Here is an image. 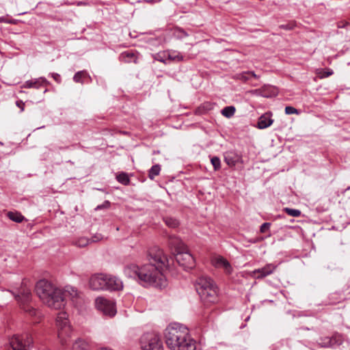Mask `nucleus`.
<instances>
[{
    "instance_id": "0eeeda50",
    "label": "nucleus",
    "mask_w": 350,
    "mask_h": 350,
    "mask_svg": "<svg viewBox=\"0 0 350 350\" xmlns=\"http://www.w3.org/2000/svg\"><path fill=\"white\" fill-rule=\"evenodd\" d=\"M68 314L65 312L58 313L56 319V325L58 330V338L62 346H66L69 344L72 329L68 319Z\"/></svg>"
},
{
    "instance_id": "6ab92c4d",
    "label": "nucleus",
    "mask_w": 350,
    "mask_h": 350,
    "mask_svg": "<svg viewBox=\"0 0 350 350\" xmlns=\"http://www.w3.org/2000/svg\"><path fill=\"white\" fill-rule=\"evenodd\" d=\"M251 77L255 79L259 78V77L256 75L253 71H247L236 74L233 78L237 80H240L243 82H247Z\"/></svg>"
},
{
    "instance_id": "b1692460",
    "label": "nucleus",
    "mask_w": 350,
    "mask_h": 350,
    "mask_svg": "<svg viewBox=\"0 0 350 350\" xmlns=\"http://www.w3.org/2000/svg\"><path fill=\"white\" fill-rule=\"evenodd\" d=\"M116 179L120 183L124 185H129L131 182L129 175L126 172L120 173L117 175Z\"/></svg>"
},
{
    "instance_id": "ea45409f",
    "label": "nucleus",
    "mask_w": 350,
    "mask_h": 350,
    "mask_svg": "<svg viewBox=\"0 0 350 350\" xmlns=\"http://www.w3.org/2000/svg\"><path fill=\"white\" fill-rule=\"evenodd\" d=\"M155 59L160 61L161 62L165 63V60L161 57V55L159 53L157 54L154 57Z\"/></svg>"
},
{
    "instance_id": "393cba45",
    "label": "nucleus",
    "mask_w": 350,
    "mask_h": 350,
    "mask_svg": "<svg viewBox=\"0 0 350 350\" xmlns=\"http://www.w3.org/2000/svg\"><path fill=\"white\" fill-rule=\"evenodd\" d=\"M167 59L174 62H182L184 61V57L180 53L169 52L167 54Z\"/></svg>"
},
{
    "instance_id": "f257e3e1",
    "label": "nucleus",
    "mask_w": 350,
    "mask_h": 350,
    "mask_svg": "<svg viewBox=\"0 0 350 350\" xmlns=\"http://www.w3.org/2000/svg\"><path fill=\"white\" fill-rule=\"evenodd\" d=\"M148 264L138 267L131 264L124 269V273L129 277L137 278L142 282L153 286L162 288L167 285V280L163 275V271L170 267L172 258H167L163 250L154 247L148 250Z\"/></svg>"
},
{
    "instance_id": "37998d69",
    "label": "nucleus",
    "mask_w": 350,
    "mask_h": 350,
    "mask_svg": "<svg viewBox=\"0 0 350 350\" xmlns=\"http://www.w3.org/2000/svg\"><path fill=\"white\" fill-rule=\"evenodd\" d=\"M203 316L204 317V319H206L207 321H208V319H209V316L205 317V313L203 314Z\"/></svg>"
},
{
    "instance_id": "39448f33",
    "label": "nucleus",
    "mask_w": 350,
    "mask_h": 350,
    "mask_svg": "<svg viewBox=\"0 0 350 350\" xmlns=\"http://www.w3.org/2000/svg\"><path fill=\"white\" fill-rule=\"evenodd\" d=\"M169 245L173 250L177 263L184 269H191L195 267L193 256L180 238L174 235L170 236Z\"/></svg>"
},
{
    "instance_id": "f3484780",
    "label": "nucleus",
    "mask_w": 350,
    "mask_h": 350,
    "mask_svg": "<svg viewBox=\"0 0 350 350\" xmlns=\"http://www.w3.org/2000/svg\"><path fill=\"white\" fill-rule=\"evenodd\" d=\"M273 122V120L271 118V114L267 113L262 115L258 121V128L264 129L271 126Z\"/></svg>"
},
{
    "instance_id": "20e7f679",
    "label": "nucleus",
    "mask_w": 350,
    "mask_h": 350,
    "mask_svg": "<svg viewBox=\"0 0 350 350\" xmlns=\"http://www.w3.org/2000/svg\"><path fill=\"white\" fill-rule=\"evenodd\" d=\"M194 285L201 301L205 306H209L218 301L217 287L211 278L199 277L196 279Z\"/></svg>"
},
{
    "instance_id": "1a4fd4ad",
    "label": "nucleus",
    "mask_w": 350,
    "mask_h": 350,
    "mask_svg": "<svg viewBox=\"0 0 350 350\" xmlns=\"http://www.w3.org/2000/svg\"><path fill=\"white\" fill-rule=\"evenodd\" d=\"M33 338L29 333L22 335H14L10 340L13 350H28L33 344Z\"/></svg>"
},
{
    "instance_id": "aec40b11",
    "label": "nucleus",
    "mask_w": 350,
    "mask_h": 350,
    "mask_svg": "<svg viewBox=\"0 0 350 350\" xmlns=\"http://www.w3.org/2000/svg\"><path fill=\"white\" fill-rule=\"evenodd\" d=\"M46 83V80L42 78L27 81L21 88H38L43 83Z\"/></svg>"
},
{
    "instance_id": "f8f14e48",
    "label": "nucleus",
    "mask_w": 350,
    "mask_h": 350,
    "mask_svg": "<svg viewBox=\"0 0 350 350\" xmlns=\"http://www.w3.org/2000/svg\"><path fill=\"white\" fill-rule=\"evenodd\" d=\"M277 266L274 264H267L265 266L260 269H255L252 271V276L256 280H261L267 275L273 273L276 269Z\"/></svg>"
},
{
    "instance_id": "a878e982",
    "label": "nucleus",
    "mask_w": 350,
    "mask_h": 350,
    "mask_svg": "<svg viewBox=\"0 0 350 350\" xmlns=\"http://www.w3.org/2000/svg\"><path fill=\"white\" fill-rule=\"evenodd\" d=\"M235 111H236V109L234 106H227V107H225L221 110V114L224 116L229 118L234 116Z\"/></svg>"
},
{
    "instance_id": "4be33fe9",
    "label": "nucleus",
    "mask_w": 350,
    "mask_h": 350,
    "mask_svg": "<svg viewBox=\"0 0 350 350\" xmlns=\"http://www.w3.org/2000/svg\"><path fill=\"white\" fill-rule=\"evenodd\" d=\"M86 77L90 78L88 73L85 70H81L75 73L73 77V80L76 83H83V81L82 79Z\"/></svg>"
},
{
    "instance_id": "72a5a7b5",
    "label": "nucleus",
    "mask_w": 350,
    "mask_h": 350,
    "mask_svg": "<svg viewBox=\"0 0 350 350\" xmlns=\"http://www.w3.org/2000/svg\"><path fill=\"white\" fill-rule=\"evenodd\" d=\"M271 226V224L270 223H268V222H266V223H263L260 228V231L261 233H264L267 230H269V227Z\"/></svg>"
},
{
    "instance_id": "58836bf2",
    "label": "nucleus",
    "mask_w": 350,
    "mask_h": 350,
    "mask_svg": "<svg viewBox=\"0 0 350 350\" xmlns=\"http://www.w3.org/2000/svg\"><path fill=\"white\" fill-rule=\"evenodd\" d=\"M102 239V236L100 234H97V235H94V237H92V239H90V242H97L99 240H100Z\"/></svg>"
},
{
    "instance_id": "e433bc0d",
    "label": "nucleus",
    "mask_w": 350,
    "mask_h": 350,
    "mask_svg": "<svg viewBox=\"0 0 350 350\" xmlns=\"http://www.w3.org/2000/svg\"><path fill=\"white\" fill-rule=\"evenodd\" d=\"M16 105L21 109V111H24L25 103L21 100H17Z\"/></svg>"
},
{
    "instance_id": "5701e85b",
    "label": "nucleus",
    "mask_w": 350,
    "mask_h": 350,
    "mask_svg": "<svg viewBox=\"0 0 350 350\" xmlns=\"http://www.w3.org/2000/svg\"><path fill=\"white\" fill-rule=\"evenodd\" d=\"M161 171V166L159 164L154 165L148 171V178L150 180H153L157 176H158Z\"/></svg>"
},
{
    "instance_id": "49530a36",
    "label": "nucleus",
    "mask_w": 350,
    "mask_h": 350,
    "mask_svg": "<svg viewBox=\"0 0 350 350\" xmlns=\"http://www.w3.org/2000/svg\"><path fill=\"white\" fill-rule=\"evenodd\" d=\"M0 145L3 146V144L2 142H0Z\"/></svg>"
},
{
    "instance_id": "a19ab883",
    "label": "nucleus",
    "mask_w": 350,
    "mask_h": 350,
    "mask_svg": "<svg viewBox=\"0 0 350 350\" xmlns=\"http://www.w3.org/2000/svg\"><path fill=\"white\" fill-rule=\"evenodd\" d=\"M332 74H333L332 71L324 72V73L323 74L322 77H327L332 75Z\"/></svg>"
},
{
    "instance_id": "c03bdc74",
    "label": "nucleus",
    "mask_w": 350,
    "mask_h": 350,
    "mask_svg": "<svg viewBox=\"0 0 350 350\" xmlns=\"http://www.w3.org/2000/svg\"><path fill=\"white\" fill-rule=\"evenodd\" d=\"M100 350H111V349H107V348H102V349H100Z\"/></svg>"
},
{
    "instance_id": "9b49d317",
    "label": "nucleus",
    "mask_w": 350,
    "mask_h": 350,
    "mask_svg": "<svg viewBox=\"0 0 350 350\" xmlns=\"http://www.w3.org/2000/svg\"><path fill=\"white\" fill-rule=\"evenodd\" d=\"M106 275L104 273H97L91 276L89 281L90 287L93 290H105Z\"/></svg>"
},
{
    "instance_id": "2eb2a0df",
    "label": "nucleus",
    "mask_w": 350,
    "mask_h": 350,
    "mask_svg": "<svg viewBox=\"0 0 350 350\" xmlns=\"http://www.w3.org/2000/svg\"><path fill=\"white\" fill-rule=\"evenodd\" d=\"M241 159V157L234 152H227L224 155V161L230 167L235 166L237 163L242 162Z\"/></svg>"
},
{
    "instance_id": "79ce46f5",
    "label": "nucleus",
    "mask_w": 350,
    "mask_h": 350,
    "mask_svg": "<svg viewBox=\"0 0 350 350\" xmlns=\"http://www.w3.org/2000/svg\"><path fill=\"white\" fill-rule=\"evenodd\" d=\"M5 21V20L4 17H0V23H3Z\"/></svg>"
},
{
    "instance_id": "ddd939ff",
    "label": "nucleus",
    "mask_w": 350,
    "mask_h": 350,
    "mask_svg": "<svg viewBox=\"0 0 350 350\" xmlns=\"http://www.w3.org/2000/svg\"><path fill=\"white\" fill-rule=\"evenodd\" d=\"M123 288L122 282L116 276L111 275H106V288L109 291H120Z\"/></svg>"
},
{
    "instance_id": "7c9ffc66",
    "label": "nucleus",
    "mask_w": 350,
    "mask_h": 350,
    "mask_svg": "<svg viewBox=\"0 0 350 350\" xmlns=\"http://www.w3.org/2000/svg\"><path fill=\"white\" fill-rule=\"evenodd\" d=\"M296 26L295 22H289L286 24L280 25L279 27L282 29L285 30H292L294 29V27Z\"/></svg>"
},
{
    "instance_id": "a18cd8bd",
    "label": "nucleus",
    "mask_w": 350,
    "mask_h": 350,
    "mask_svg": "<svg viewBox=\"0 0 350 350\" xmlns=\"http://www.w3.org/2000/svg\"><path fill=\"white\" fill-rule=\"evenodd\" d=\"M349 189H350V186H349V187H348L345 189V191H347V190H349Z\"/></svg>"
},
{
    "instance_id": "2f4dec72",
    "label": "nucleus",
    "mask_w": 350,
    "mask_h": 350,
    "mask_svg": "<svg viewBox=\"0 0 350 350\" xmlns=\"http://www.w3.org/2000/svg\"><path fill=\"white\" fill-rule=\"evenodd\" d=\"M285 113L286 114H298L299 111L297 109L292 106H287L285 107Z\"/></svg>"
},
{
    "instance_id": "dca6fc26",
    "label": "nucleus",
    "mask_w": 350,
    "mask_h": 350,
    "mask_svg": "<svg viewBox=\"0 0 350 350\" xmlns=\"http://www.w3.org/2000/svg\"><path fill=\"white\" fill-rule=\"evenodd\" d=\"M212 264L216 268H224L225 271L230 273L231 266L229 262L222 256H218L212 260Z\"/></svg>"
},
{
    "instance_id": "c756f323",
    "label": "nucleus",
    "mask_w": 350,
    "mask_h": 350,
    "mask_svg": "<svg viewBox=\"0 0 350 350\" xmlns=\"http://www.w3.org/2000/svg\"><path fill=\"white\" fill-rule=\"evenodd\" d=\"M211 161L215 170H219L221 168V161L219 157H213L211 158Z\"/></svg>"
},
{
    "instance_id": "bb28decb",
    "label": "nucleus",
    "mask_w": 350,
    "mask_h": 350,
    "mask_svg": "<svg viewBox=\"0 0 350 350\" xmlns=\"http://www.w3.org/2000/svg\"><path fill=\"white\" fill-rule=\"evenodd\" d=\"M165 224L170 228H175L178 226L179 221L173 217H166L163 218Z\"/></svg>"
},
{
    "instance_id": "f03ea898",
    "label": "nucleus",
    "mask_w": 350,
    "mask_h": 350,
    "mask_svg": "<svg viewBox=\"0 0 350 350\" xmlns=\"http://www.w3.org/2000/svg\"><path fill=\"white\" fill-rule=\"evenodd\" d=\"M167 347L171 350H196V341L189 335L187 327L179 323H171L164 332Z\"/></svg>"
},
{
    "instance_id": "412c9836",
    "label": "nucleus",
    "mask_w": 350,
    "mask_h": 350,
    "mask_svg": "<svg viewBox=\"0 0 350 350\" xmlns=\"http://www.w3.org/2000/svg\"><path fill=\"white\" fill-rule=\"evenodd\" d=\"M7 217L12 221L16 223H21L23 221L25 218V217L19 212L15 211H9L7 213Z\"/></svg>"
},
{
    "instance_id": "f704fd0d",
    "label": "nucleus",
    "mask_w": 350,
    "mask_h": 350,
    "mask_svg": "<svg viewBox=\"0 0 350 350\" xmlns=\"http://www.w3.org/2000/svg\"><path fill=\"white\" fill-rule=\"evenodd\" d=\"M348 25H350V23L347 21H339L337 23L338 28H345Z\"/></svg>"
},
{
    "instance_id": "c9c22d12",
    "label": "nucleus",
    "mask_w": 350,
    "mask_h": 350,
    "mask_svg": "<svg viewBox=\"0 0 350 350\" xmlns=\"http://www.w3.org/2000/svg\"><path fill=\"white\" fill-rule=\"evenodd\" d=\"M110 206V202L109 201H105L103 204L98 205L96 209L99 210L104 208H109Z\"/></svg>"
},
{
    "instance_id": "c85d7f7f",
    "label": "nucleus",
    "mask_w": 350,
    "mask_h": 350,
    "mask_svg": "<svg viewBox=\"0 0 350 350\" xmlns=\"http://www.w3.org/2000/svg\"><path fill=\"white\" fill-rule=\"evenodd\" d=\"M283 211L286 213H287L288 215L295 217H299L301 214V213L299 210L293 209V208H288V207L284 208L283 209Z\"/></svg>"
},
{
    "instance_id": "473e14b6",
    "label": "nucleus",
    "mask_w": 350,
    "mask_h": 350,
    "mask_svg": "<svg viewBox=\"0 0 350 350\" xmlns=\"http://www.w3.org/2000/svg\"><path fill=\"white\" fill-rule=\"evenodd\" d=\"M84 345V343L81 340H77L73 344L72 349H73V350H83V349H80V348H79L81 347V345Z\"/></svg>"
},
{
    "instance_id": "9d476101",
    "label": "nucleus",
    "mask_w": 350,
    "mask_h": 350,
    "mask_svg": "<svg viewBox=\"0 0 350 350\" xmlns=\"http://www.w3.org/2000/svg\"><path fill=\"white\" fill-rule=\"evenodd\" d=\"M95 305L96 308L102 311L105 314L113 317L116 313L114 303L104 297H98L95 301Z\"/></svg>"
},
{
    "instance_id": "6e6552de",
    "label": "nucleus",
    "mask_w": 350,
    "mask_h": 350,
    "mask_svg": "<svg viewBox=\"0 0 350 350\" xmlns=\"http://www.w3.org/2000/svg\"><path fill=\"white\" fill-rule=\"evenodd\" d=\"M142 350H163V342L159 335L146 333L141 338Z\"/></svg>"
},
{
    "instance_id": "7ed1b4c3",
    "label": "nucleus",
    "mask_w": 350,
    "mask_h": 350,
    "mask_svg": "<svg viewBox=\"0 0 350 350\" xmlns=\"http://www.w3.org/2000/svg\"><path fill=\"white\" fill-rule=\"evenodd\" d=\"M37 295L49 308L59 310L64 306V293L46 280H39L35 287Z\"/></svg>"
},
{
    "instance_id": "423d86ee",
    "label": "nucleus",
    "mask_w": 350,
    "mask_h": 350,
    "mask_svg": "<svg viewBox=\"0 0 350 350\" xmlns=\"http://www.w3.org/2000/svg\"><path fill=\"white\" fill-rule=\"evenodd\" d=\"M16 299L20 304L21 308L31 317H36L34 323H38L40 319V313L33 307L29 305L31 299V293L30 288L26 285L22 284L21 287L18 290V293L14 294Z\"/></svg>"
},
{
    "instance_id": "a211bd4d",
    "label": "nucleus",
    "mask_w": 350,
    "mask_h": 350,
    "mask_svg": "<svg viewBox=\"0 0 350 350\" xmlns=\"http://www.w3.org/2000/svg\"><path fill=\"white\" fill-rule=\"evenodd\" d=\"M337 344V340L336 337H323L321 338L318 342V345L321 347L328 348L332 347L334 345Z\"/></svg>"
},
{
    "instance_id": "cd10ccee",
    "label": "nucleus",
    "mask_w": 350,
    "mask_h": 350,
    "mask_svg": "<svg viewBox=\"0 0 350 350\" xmlns=\"http://www.w3.org/2000/svg\"><path fill=\"white\" fill-rule=\"evenodd\" d=\"M90 242V239L86 237H80L78 239L75 244L79 247H83L87 246Z\"/></svg>"
},
{
    "instance_id": "4468645a",
    "label": "nucleus",
    "mask_w": 350,
    "mask_h": 350,
    "mask_svg": "<svg viewBox=\"0 0 350 350\" xmlns=\"http://www.w3.org/2000/svg\"><path fill=\"white\" fill-rule=\"evenodd\" d=\"M139 53L134 51H126L122 52L119 57L120 62L124 63H137Z\"/></svg>"
},
{
    "instance_id": "4c0bfd02",
    "label": "nucleus",
    "mask_w": 350,
    "mask_h": 350,
    "mask_svg": "<svg viewBox=\"0 0 350 350\" xmlns=\"http://www.w3.org/2000/svg\"><path fill=\"white\" fill-rule=\"evenodd\" d=\"M51 76L53 78V79L56 82H57L58 83H59L61 82V77H60V75L59 74H57V73H52Z\"/></svg>"
}]
</instances>
